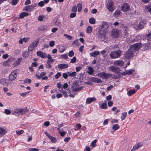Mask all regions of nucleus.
Returning <instances> with one entry per match:
<instances>
[{
  "label": "nucleus",
  "instance_id": "obj_1",
  "mask_svg": "<svg viewBox=\"0 0 151 151\" xmlns=\"http://www.w3.org/2000/svg\"><path fill=\"white\" fill-rule=\"evenodd\" d=\"M106 30L105 29L100 28L98 33L96 34L97 37L100 39L101 41H103L106 39L105 34Z\"/></svg>",
  "mask_w": 151,
  "mask_h": 151
},
{
  "label": "nucleus",
  "instance_id": "obj_2",
  "mask_svg": "<svg viewBox=\"0 0 151 151\" xmlns=\"http://www.w3.org/2000/svg\"><path fill=\"white\" fill-rule=\"evenodd\" d=\"M122 52V51L118 50L116 51H113L110 53V57L112 59L116 58L119 57Z\"/></svg>",
  "mask_w": 151,
  "mask_h": 151
},
{
  "label": "nucleus",
  "instance_id": "obj_3",
  "mask_svg": "<svg viewBox=\"0 0 151 151\" xmlns=\"http://www.w3.org/2000/svg\"><path fill=\"white\" fill-rule=\"evenodd\" d=\"M40 41V39H36L33 42L29 47L28 50L29 51H31L34 50L37 46Z\"/></svg>",
  "mask_w": 151,
  "mask_h": 151
},
{
  "label": "nucleus",
  "instance_id": "obj_4",
  "mask_svg": "<svg viewBox=\"0 0 151 151\" xmlns=\"http://www.w3.org/2000/svg\"><path fill=\"white\" fill-rule=\"evenodd\" d=\"M28 112V110L26 109H15L13 110V114L16 115V114H19L21 115L24 114Z\"/></svg>",
  "mask_w": 151,
  "mask_h": 151
},
{
  "label": "nucleus",
  "instance_id": "obj_5",
  "mask_svg": "<svg viewBox=\"0 0 151 151\" xmlns=\"http://www.w3.org/2000/svg\"><path fill=\"white\" fill-rule=\"evenodd\" d=\"M18 72L19 70H14L12 71L9 76V80L11 81L15 80Z\"/></svg>",
  "mask_w": 151,
  "mask_h": 151
},
{
  "label": "nucleus",
  "instance_id": "obj_6",
  "mask_svg": "<svg viewBox=\"0 0 151 151\" xmlns=\"http://www.w3.org/2000/svg\"><path fill=\"white\" fill-rule=\"evenodd\" d=\"M142 45L141 43H137L131 45L130 48L134 52L139 50L142 47Z\"/></svg>",
  "mask_w": 151,
  "mask_h": 151
},
{
  "label": "nucleus",
  "instance_id": "obj_7",
  "mask_svg": "<svg viewBox=\"0 0 151 151\" xmlns=\"http://www.w3.org/2000/svg\"><path fill=\"white\" fill-rule=\"evenodd\" d=\"M79 84L78 82L76 81H75L72 84V91L74 92H76L80 91L83 88V86L78 87Z\"/></svg>",
  "mask_w": 151,
  "mask_h": 151
},
{
  "label": "nucleus",
  "instance_id": "obj_8",
  "mask_svg": "<svg viewBox=\"0 0 151 151\" xmlns=\"http://www.w3.org/2000/svg\"><path fill=\"white\" fill-rule=\"evenodd\" d=\"M134 52L129 48L128 50L124 53V58L129 59L132 58L133 56Z\"/></svg>",
  "mask_w": 151,
  "mask_h": 151
},
{
  "label": "nucleus",
  "instance_id": "obj_9",
  "mask_svg": "<svg viewBox=\"0 0 151 151\" xmlns=\"http://www.w3.org/2000/svg\"><path fill=\"white\" fill-rule=\"evenodd\" d=\"M97 75L98 77L104 79H108L110 76V74L109 73H106L105 72L99 73L97 74Z\"/></svg>",
  "mask_w": 151,
  "mask_h": 151
},
{
  "label": "nucleus",
  "instance_id": "obj_10",
  "mask_svg": "<svg viewBox=\"0 0 151 151\" xmlns=\"http://www.w3.org/2000/svg\"><path fill=\"white\" fill-rule=\"evenodd\" d=\"M37 4H32L30 5L26 6L23 8V10L27 11H31L34 9L35 7L37 6Z\"/></svg>",
  "mask_w": 151,
  "mask_h": 151
},
{
  "label": "nucleus",
  "instance_id": "obj_11",
  "mask_svg": "<svg viewBox=\"0 0 151 151\" xmlns=\"http://www.w3.org/2000/svg\"><path fill=\"white\" fill-rule=\"evenodd\" d=\"M147 23V21L146 20L143 19L141 20L137 26V29H142Z\"/></svg>",
  "mask_w": 151,
  "mask_h": 151
},
{
  "label": "nucleus",
  "instance_id": "obj_12",
  "mask_svg": "<svg viewBox=\"0 0 151 151\" xmlns=\"http://www.w3.org/2000/svg\"><path fill=\"white\" fill-rule=\"evenodd\" d=\"M121 10L123 12L128 11L130 9V6L127 3H124L121 6Z\"/></svg>",
  "mask_w": 151,
  "mask_h": 151
},
{
  "label": "nucleus",
  "instance_id": "obj_13",
  "mask_svg": "<svg viewBox=\"0 0 151 151\" xmlns=\"http://www.w3.org/2000/svg\"><path fill=\"white\" fill-rule=\"evenodd\" d=\"M113 2L111 1H109L107 4V8L111 12H112L114 10V8L113 6Z\"/></svg>",
  "mask_w": 151,
  "mask_h": 151
},
{
  "label": "nucleus",
  "instance_id": "obj_14",
  "mask_svg": "<svg viewBox=\"0 0 151 151\" xmlns=\"http://www.w3.org/2000/svg\"><path fill=\"white\" fill-rule=\"evenodd\" d=\"M109 69L112 72H115L116 73H118L119 72V68L114 66H112L109 67Z\"/></svg>",
  "mask_w": 151,
  "mask_h": 151
},
{
  "label": "nucleus",
  "instance_id": "obj_15",
  "mask_svg": "<svg viewBox=\"0 0 151 151\" xmlns=\"http://www.w3.org/2000/svg\"><path fill=\"white\" fill-rule=\"evenodd\" d=\"M37 56L40 57L42 58H46L47 57L46 53L41 51H37Z\"/></svg>",
  "mask_w": 151,
  "mask_h": 151
},
{
  "label": "nucleus",
  "instance_id": "obj_16",
  "mask_svg": "<svg viewBox=\"0 0 151 151\" xmlns=\"http://www.w3.org/2000/svg\"><path fill=\"white\" fill-rule=\"evenodd\" d=\"M109 27V26L107 23L105 22H103L102 23V25L100 28L102 29H105L106 31V29Z\"/></svg>",
  "mask_w": 151,
  "mask_h": 151
},
{
  "label": "nucleus",
  "instance_id": "obj_17",
  "mask_svg": "<svg viewBox=\"0 0 151 151\" xmlns=\"http://www.w3.org/2000/svg\"><path fill=\"white\" fill-rule=\"evenodd\" d=\"M91 81L93 82L100 83H101L102 81L101 79L99 78L95 77H92L90 79Z\"/></svg>",
  "mask_w": 151,
  "mask_h": 151
},
{
  "label": "nucleus",
  "instance_id": "obj_18",
  "mask_svg": "<svg viewBox=\"0 0 151 151\" xmlns=\"http://www.w3.org/2000/svg\"><path fill=\"white\" fill-rule=\"evenodd\" d=\"M68 67V65L66 64H62L58 65V68L59 69H63L67 68Z\"/></svg>",
  "mask_w": 151,
  "mask_h": 151
},
{
  "label": "nucleus",
  "instance_id": "obj_19",
  "mask_svg": "<svg viewBox=\"0 0 151 151\" xmlns=\"http://www.w3.org/2000/svg\"><path fill=\"white\" fill-rule=\"evenodd\" d=\"M114 64L116 65L119 66H122L124 64V62L122 60H117L114 62Z\"/></svg>",
  "mask_w": 151,
  "mask_h": 151
},
{
  "label": "nucleus",
  "instance_id": "obj_20",
  "mask_svg": "<svg viewBox=\"0 0 151 151\" xmlns=\"http://www.w3.org/2000/svg\"><path fill=\"white\" fill-rule=\"evenodd\" d=\"M9 81L7 79L2 78L1 79L0 83L3 85L7 86L8 84Z\"/></svg>",
  "mask_w": 151,
  "mask_h": 151
},
{
  "label": "nucleus",
  "instance_id": "obj_21",
  "mask_svg": "<svg viewBox=\"0 0 151 151\" xmlns=\"http://www.w3.org/2000/svg\"><path fill=\"white\" fill-rule=\"evenodd\" d=\"M96 100V99L95 97L88 98L86 99V103L87 104H89Z\"/></svg>",
  "mask_w": 151,
  "mask_h": 151
},
{
  "label": "nucleus",
  "instance_id": "obj_22",
  "mask_svg": "<svg viewBox=\"0 0 151 151\" xmlns=\"http://www.w3.org/2000/svg\"><path fill=\"white\" fill-rule=\"evenodd\" d=\"M28 15V13L25 12H23L20 14L19 17L18 18V19H19L21 18H23L24 17H27Z\"/></svg>",
  "mask_w": 151,
  "mask_h": 151
},
{
  "label": "nucleus",
  "instance_id": "obj_23",
  "mask_svg": "<svg viewBox=\"0 0 151 151\" xmlns=\"http://www.w3.org/2000/svg\"><path fill=\"white\" fill-rule=\"evenodd\" d=\"M111 35L114 37L116 38L118 35V32L117 30H113L111 32Z\"/></svg>",
  "mask_w": 151,
  "mask_h": 151
},
{
  "label": "nucleus",
  "instance_id": "obj_24",
  "mask_svg": "<svg viewBox=\"0 0 151 151\" xmlns=\"http://www.w3.org/2000/svg\"><path fill=\"white\" fill-rule=\"evenodd\" d=\"M22 54L23 57L25 58H26L29 56V52L27 51H24L22 52Z\"/></svg>",
  "mask_w": 151,
  "mask_h": 151
},
{
  "label": "nucleus",
  "instance_id": "obj_25",
  "mask_svg": "<svg viewBox=\"0 0 151 151\" xmlns=\"http://www.w3.org/2000/svg\"><path fill=\"white\" fill-rule=\"evenodd\" d=\"M100 54V52L99 51H94L93 52H91L90 53L91 56L95 57L96 55H99Z\"/></svg>",
  "mask_w": 151,
  "mask_h": 151
},
{
  "label": "nucleus",
  "instance_id": "obj_26",
  "mask_svg": "<svg viewBox=\"0 0 151 151\" xmlns=\"http://www.w3.org/2000/svg\"><path fill=\"white\" fill-rule=\"evenodd\" d=\"M145 39L149 41L151 39V33H149L148 34L144 36Z\"/></svg>",
  "mask_w": 151,
  "mask_h": 151
},
{
  "label": "nucleus",
  "instance_id": "obj_27",
  "mask_svg": "<svg viewBox=\"0 0 151 151\" xmlns=\"http://www.w3.org/2000/svg\"><path fill=\"white\" fill-rule=\"evenodd\" d=\"M88 74L90 75H91L94 72V70L93 68L89 66L88 67Z\"/></svg>",
  "mask_w": 151,
  "mask_h": 151
},
{
  "label": "nucleus",
  "instance_id": "obj_28",
  "mask_svg": "<svg viewBox=\"0 0 151 151\" xmlns=\"http://www.w3.org/2000/svg\"><path fill=\"white\" fill-rule=\"evenodd\" d=\"M141 145H139V144L135 145L133 148L131 150V151H134L135 150L137 149Z\"/></svg>",
  "mask_w": 151,
  "mask_h": 151
},
{
  "label": "nucleus",
  "instance_id": "obj_29",
  "mask_svg": "<svg viewBox=\"0 0 151 151\" xmlns=\"http://www.w3.org/2000/svg\"><path fill=\"white\" fill-rule=\"evenodd\" d=\"M77 6L78 12H80L82 9V4L81 3H79L77 4Z\"/></svg>",
  "mask_w": 151,
  "mask_h": 151
},
{
  "label": "nucleus",
  "instance_id": "obj_30",
  "mask_svg": "<svg viewBox=\"0 0 151 151\" xmlns=\"http://www.w3.org/2000/svg\"><path fill=\"white\" fill-rule=\"evenodd\" d=\"M67 73L68 74V76L73 77L74 76L76 75V73L75 71L72 72V73H70V72H67Z\"/></svg>",
  "mask_w": 151,
  "mask_h": 151
},
{
  "label": "nucleus",
  "instance_id": "obj_31",
  "mask_svg": "<svg viewBox=\"0 0 151 151\" xmlns=\"http://www.w3.org/2000/svg\"><path fill=\"white\" fill-rule=\"evenodd\" d=\"M119 126L118 124L114 125L112 127V129L114 131L117 130L119 128Z\"/></svg>",
  "mask_w": 151,
  "mask_h": 151
},
{
  "label": "nucleus",
  "instance_id": "obj_32",
  "mask_svg": "<svg viewBox=\"0 0 151 151\" xmlns=\"http://www.w3.org/2000/svg\"><path fill=\"white\" fill-rule=\"evenodd\" d=\"M92 30V28L91 27L88 26L87 28L86 31L87 33H90L91 32Z\"/></svg>",
  "mask_w": 151,
  "mask_h": 151
},
{
  "label": "nucleus",
  "instance_id": "obj_33",
  "mask_svg": "<svg viewBox=\"0 0 151 151\" xmlns=\"http://www.w3.org/2000/svg\"><path fill=\"white\" fill-rule=\"evenodd\" d=\"M6 133V131L3 128H0V134H4Z\"/></svg>",
  "mask_w": 151,
  "mask_h": 151
},
{
  "label": "nucleus",
  "instance_id": "obj_34",
  "mask_svg": "<svg viewBox=\"0 0 151 151\" xmlns=\"http://www.w3.org/2000/svg\"><path fill=\"white\" fill-rule=\"evenodd\" d=\"M127 113L126 112H124L122 113L121 116V119L122 120L124 119L126 116Z\"/></svg>",
  "mask_w": 151,
  "mask_h": 151
},
{
  "label": "nucleus",
  "instance_id": "obj_35",
  "mask_svg": "<svg viewBox=\"0 0 151 151\" xmlns=\"http://www.w3.org/2000/svg\"><path fill=\"white\" fill-rule=\"evenodd\" d=\"M11 63L8 62L7 60L4 62L3 63V65L4 66H9Z\"/></svg>",
  "mask_w": 151,
  "mask_h": 151
},
{
  "label": "nucleus",
  "instance_id": "obj_36",
  "mask_svg": "<svg viewBox=\"0 0 151 151\" xmlns=\"http://www.w3.org/2000/svg\"><path fill=\"white\" fill-rule=\"evenodd\" d=\"M97 141V140L96 139H95L92 142L91 144V145L92 147H94L96 146V143Z\"/></svg>",
  "mask_w": 151,
  "mask_h": 151
},
{
  "label": "nucleus",
  "instance_id": "obj_37",
  "mask_svg": "<svg viewBox=\"0 0 151 151\" xmlns=\"http://www.w3.org/2000/svg\"><path fill=\"white\" fill-rule=\"evenodd\" d=\"M89 22L91 24H93L95 22V20L94 18H91L89 19Z\"/></svg>",
  "mask_w": 151,
  "mask_h": 151
},
{
  "label": "nucleus",
  "instance_id": "obj_38",
  "mask_svg": "<svg viewBox=\"0 0 151 151\" xmlns=\"http://www.w3.org/2000/svg\"><path fill=\"white\" fill-rule=\"evenodd\" d=\"M49 139H50L51 142L53 143H55L57 141L55 138L52 136L50 137L49 138Z\"/></svg>",
  "mask_w": 151,
  "mask_h": 151
},
{
  "label": "nucleus",
  "instance_id": "obj_39",
  "mask_svg": "<svg viewBox=\"0 0 151 151\" xmlns=\"http://www.w3.org/2000/svg\"><path fill=\"white\" fill-rule=\"evenodd\" d=\"M71 11L73 12H76L77 11V7L76 6H74L71 9Z\"/></svg>",
  "mask_w": 151,
  "mask_h": 151
},
{
  "label": "nucleus",
  "instance_id": "obj_40",
  "mask_svg": "<svg viewBox=\"0 0 151 151\" xmlns=\"http://www.w3.org/2000/svg\"><path fill=\"white\" fill-rule=\"evenodd\" d=\"M135 92V91L134 90H129L128 92V95L129 96H130L131 95L134 94Z\"/></svg>",
  "mask_w": 151,
  "mask_h": 151
},
{
  "label": "nucleus",
  "instance_id": "obj_41",
  "mask_svg": "<svg viewBox=\"0 0 151 151\" xmlns=\"http://www.w3.org/2000/svg\"><path fill=\"white\" fill-rule=\"evenodd\" d=\"M101 107L102 109H105L107 107V104L106 103H103L101 106Z\"/></svg>",
  "mask_w": 151,
  "mask_h": 151
},
{
  "label": "nucleus",
  "instance_id": "obj_42",
  "mask_svg": "<svg viewBox=\"0 0 151 151\" xmlns=\"http://www.w3.org/2000/svg\"><path fill=\"white\" fill-rule=\"evenodd\" d=\"M134 70L132 69H129L128 70H126L127 74L128 75H131L132 74L133 72L134 71Z\"/></svg>",
  "mask_w": 151,
  "mask_h": 151
},
{
  "label": "nucleus",
  "instance_id": "obj_43",
  "mask_svg": "<svg viewBox=\"0 0 151 151\" xmlns=\"http://www.w3.org/2000/svg\"><path fill=\"white\" fill-rule=\"evenodd\" d=\"M61 76V73L60 72H58L55 76V79H58Z\"/></svg>",
  "mask_w": 151,
  "mask_h": 151
},
{
  "label": "nucleus",
  "instance_id": "obj_44",
  "mask_svg": "<svg viewBox=\"0 0 151 151\" xmlns=\"http://www.w3.org/2000/svg\"><path fill=\"white\" fill-rule=\"evenodd\" d=\"M127 41L128 43H129L131 42H134V40H132L131 39L128 38L127 39Z\"/></svg>",
  "mask_w": 151,
  "mask_h": 151
},
{
  "label": "nucleus",
  "instance_id": "obj_45",
  "mask_svg": "<svg viewBox=\"0 0 151 151\" xmlns=\"http://www.w3.org/2000/svg\"><path fill=\"white\" fill-rule=\"evenodd\" d=\"M30 92H27L23 93H20L19 95L20 96H22V97H25L26 95L28 93Z\"/></svg>",
  "mask_w": 151,
  "mask_h": 151
},
{
  "label": "nucleus",
  "instance_id": "obj_46",
  "mask_svg": "<svg viewBox=\"0 0 151 151\" xmlns=\"http://www.w3.org/2000/svg\"><path fill=\"white\" fill-rule=\"evenodd\" d=\"M74 53L72 51H70L68 53V56L70 57H72L74 55Z\"/></svg>",
  "mask_w": 151,
  "mask_h": 151
},
{
  "label": "nucleus",
  "instance_id": "obj_47",
  "mask_svg": "<svg viewBox=\"0 0 151 151\" xmlns=\"http://www.w3.org/2000/svg\"><path fill=\"white\" fill-rule=\"evenodd\" d=\"M49 46L50 47H52L55 45V42L54 41H51L49 42Z\"/></svg>",
  "mask_w": 151,
  "mask_h": 151
},
{
  "label": "nucleus",
  "instance_id": "obj_48",
  "mask_svg": "<svg viewBox=\"0 0 151 151\" xmlns=\"http://www.w3.org/2000/svg\"><path fill=\"white\" fill-rule=\"evenodd\" d=\"M4 113L7 115L9 114H11L10 111L8 109H5L4 110Z\"/></svg>",
  "mask_w": 151,
  "mask_h": 151
},
{
  "label": "nucleus",
  "instance_id": "obj_49",
  "mask_svg": "<svg viewBox=\"0 0 151 151\" xmlns=\"http://www.w3.org/2000/svg\"><path fill=\"white\" fill-rule=\"evenodd\" d=\"M120 13L121 12L119 10H116L114 13V14L115 15H118L120 14Z\"/></svg>",
  "mask_w": 151,
  "mask_h": 151
},
{
  "label": "nucleus",
  "instance_id": "obj_50",
  "mask_svg": "<svg viewBox=\"0 0 151 151\" xmlns=\"http://www.w3.org/2000/svg\"><path fill=\"white\" fill-rule=\"evenodd\" d=\"M23 132L24 131L23 130H21L20 131H16V133L18 135H19L22 134L23 133Z\"/></svg>",
  "mask_w": 151,
  "mask_h": 151
},
{
  "label": "nucleus",
  "instance_id": "obj_51",
  "mask_svg": "<svg viewBox=\"0 0 151 151\" xmlns=\"http://www.w3.org/2000/svg\"><path fill=\"white\" fill-rule=\"evenodd\" d=\"M68 74L66 73H64L63 74V78L65 79H66L68 78Z\"/></svg>",
  "mask_w": 151,
  "mask_h": 151
},
{
  "label": "nucleus",
  "instance_id": "obj_52",
  "mask_svg": "<svg viewBox=\"0 0 151 151\" xmlns=\"http://www.w3.org/2000/svg\"><path fill=\"white\" fill-rule=\"evenodd\" d=\"M39 149H38L33 148H29L28 150V151H38Z\"/></svg>",
  "mask_w": 151,
  "mask_h": 151
},
{
  "label": "nucleus",
  "instance_id": "obj_53",
  "mask_svg": "<svg viewBox=\"0 0 151 151\" xmlns=\"http://www.w3.org/2000/svg\"><path fill=\"white\" fill-rule=\"evenodd\" d=\"M76 15V14L74 12L73 13H72L70 14V17L71 18H73L75 17Z\"/></svg>",
  "mask_w": 151,
  "mask_h": 151
},
{
  "label": "nucleus",
  "instance_id": "obj_54",
  "mask_svg": "<svg viewBox=\"0 0 151 151\" xmlns=\"http://www.w3.org/2000/svg\"><path fill=\"white\" fill-rule=\"evenodd\" d=\"M18 0H12V5H15L18 3Z\"/></svg>",
  "mask_w": 151,
  "mask_h": 151
},
{
  "label": "nucleus",
  "instance_id": "obj_55",
  "mask_svg": "<svg viewBox=\"0 0 151 151\" xmlns=\"http://www.w3.org/2000/svg\"><path fill=\"white\" fill-rule=\"evenodd\" d=\"M46 68H50L51 67V65L50 64V63H49L48 62H47V64H46Z\"/></svg>",
  "mask_w": 151,
  "mask_h": 151
},
{
  "label": "nucleus",
  "instance_id": "obj_56",
  "mask_svg": "<svg viewBox=\"0 0 151 151\" xmlns=\"http://www.w3.org/2000/svg\"><path fill=\"white\" fill-rule=\"evenodd\" d=\"M62 93L63 95H64V96L65 97H67L68 96V95L66 91H63V88H62Z\"/></svg>",
  "mask_w": 151,
  "mask_h": 151
},
{
  "label": "nucleus",
  "instance_id": "obj_57",
  "mask_svg": "<svg viewBox=\"0 0 151 151\" xmlns=\"http://www.w3.org/2000/svg\"><path fill=\"white\" fill-rule=\"evenodd\" d=\"M44 2L43 1H40L38 3V5L42 7L44 5Z\"/></svg>",
  "mask_w": 151,
  "mask_h": 151
},
{
  "label": "nucleus",
  "instance_id": "obj_58",
  "mask_svg": "<svg viewBox=\"0 0 151 151\" xmlns=\"http://www.w3.org/2000/svg\"><path fill=\"white\" fill-rule=\"evenodd\" d=\"M76 61V57H74L70 60V62L72 63H75Z\"/></svg>",
  "mask_w": 151,
  "mask_h": 151
},
{
  "label": "nucleus",
  "instance_id": "obj_59",
  "mask_svg": "<svg viewBox=\"0 0 151 151\" xmlns=\"http://www.w3.org/2000/svg\"><path fill=\"white\" fill-rule=\"evenodd\" d=\"M24 82L26 83H30L31 82V80L30 79H27L24 80Z\"/></svg>",
  "mask_w": 151,
  "mask_h": 151
},
{
  "label": "nucleus",
  "instance_id": "obj_60",
  "mask_svg": "<svg viewBox=\"0 0 151 151\" xmlns=\"http://www.w3.org/2000/svg\"><path fill=\"white\" fill-rule=\"evenodd\" d=\"M44 17L42 16H39L38 17V20L39 21H41L43 20Z\"/></svg>",
  "mask_w": 151,
  "mask_h": 151
},
{
  "label": "nucleus",
  "instance_id": "obj_61",
  "mask_svg": "<svg viewBox=\"0 0 151 151\" xmlns=\"http://www.w3.org/2000/svg\"><path fill=\"white\" fill-rule=\"evenodd\" d=\"M113 102L112 101H109L108 102V105L109 107L113 105Z\"/></svg>",
  "mask_w": 151,
  "mask_h": 151
},
{
  "label": "nucleus",
  "instance_id": "obj_62",
  "mask_svg": "<svg viewBox=\"0 0 151 151\" xmlns=\"http://www.w3.org/2000/svg\"><path fill=\"white\" fill-rule=\"evenodd\" d=\"M84 47V46L83 45L81 46L78 49L79 51L80 52H82L83 51V48Z\"/></svg>",
  "mask_w": 151,
  "mask_h": 151
},
{
  "label": "nucleus",
  "instance_id": "obj_63",
  "mask_svg": "<svg viewBox=\"0 0 151 151\" xmlns=\"http://www.w3.org/2000/svg\"><path fill=\"white\" fill-rule=\"evenodd\" d=\"M22 58H20L17 59V60L16 61V62L17 63L19 64L22 61Z\"/></svg>",
  "mask_w": 151,
  "mask_h": 151
},
{
  "label": "nucleus",
  "instance_id": "obj_64",
  "mask_svg": "<svg viewBox=\"0 0 151 151\" xmlns=\"http://www.w3.org/2000/svg\"><path fill=\"white\" fill-rule=\"evenodd\" d=\"M14 60V58H9L7 60L8 62L11 63V62H12Z\"/></svg>",
  "mask_w": 151,
  "mask_h": 151
}]
</instances>
